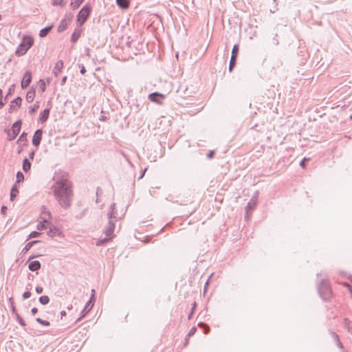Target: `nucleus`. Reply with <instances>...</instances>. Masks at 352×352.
<instances>
[{"label":"nucleus","mask_w":352,"mask_h":352,"mask_svg":"<svg viewBox=\"0 0 352 352\" xmlns=\"http://www.w3.org/2000/svg\"><path fill=\"white\" fill-rule=\"evenodd\" d=\"M146 170V168H145V169L144 170V171H143V173H142V175H141V176L140 177V178H142V177H143V176H144V173H145Z\"/></svg>","instance_id":"obj_54"},{"label":"nucleus","mask_w":352,"mask_h":352,"mask_svg":"<svg viewBox=\"0 0 352 352\" xmlns=\"http://www.w3.org/2000/svg\"><path fill=\"white\" fill-rule=\"evenodd\" d=\"M41 216H45L47 217V221H48V219H50L51 218V213L50 212V211H48L47 210V208L45 207H43L42 208V210H41Z\"/></svg>","instance_id":"obj_27"},{"label":"nucleus","mask_w":352,"mask_h":352,"mask_svg":"<svg viewBox=\"0 0 352 352\" xmlns=\"http://www.w3.org/2000/svg\"><path fill=\"white\" fill-rule=\"evenodd\" d=\"M350 118H351V119H352V115L351 116V117H350Z\"/></svg>","instance_id":"obj_60"},{"label":"nucleus","mask_w":352,"mask_h":352,"mask_svg":"<svg viewBox=\"0 0 352 352\" xmlns=\"http://www.w3.org/2000/svg\"><path fill=\"white\" fill-rule=\"evenodd\" d=\"M49 115H50V110L48 109H46L43 110V112L41 113L40 116H39V120L41 122H45L47 120Z\"/></svg>","instance_id":"obj_18"},{"label":"nucleus","mask_w":352,"mask_h":352,"mask_svg":"<svg viewBox=\"0 0 352 352\" xmlns=\"http://www.w3.org/2000/svg\"><path fill=\"white\" fill-rule=\"evenodd\" d=\"M32 80V73L30 71H26L23 75V79L21 80V87L22 89L26 88L29 86L30 83Z\"/></svg>","instance_id":"obj_8"},{"label":"nucleus","mask_w":352,"mask_h":352,"mask_svg":"<svg viewBox=\"0 0 352 352\" xmlns=\"http://www.w3.org/2000/svg\"><path fill=\"white\" fill-rule=\"evenodd\" d=\"M199 327H202L204 328V331H205V333L207 334L208 333L209 331H210V327L205 323H203V322H200L199 324Z\"/></svg>","instance_id":"obj_38"},{"label":"nucleus","mask_w":352,"mask_h":352,"mask_svg":"<svg viewBox=\"0 0 352 352\" xmlns=\"http://www.w3.org/2000/svg\"><path fill=\"white\" fill-rule=\"evenodd\" d=\"M165 98L164 95L157 93V92H153L148 95V99L151 101L154 102L157 104L162 103V100H160V98Z\"/></svg>","instance_id":"obj_10"},{"label":"nucleus","mask_w":352,"mask_h":352,"mask_svg":"<svg viewBox=\"0 0 352 352\" xmlns=\"http://www.w3.org/2000/svg\"><path fill=\"white\" fill-rule=\"evenodd\" d=\"M19 193V190L17 189L16 184H15L10 191V199L12 201L16 197Z\"/></svg>","instance_id":"obj_19"},{"label":"nucleus","mask_w":352,"mask_h":352,"mask_svg":"<svg viewBox=\"0 0 352 352\" xmlns=\"http://www.w3.org/2000/svg\"><path fill=\"white\" fill-rule=\"evenodd\" d=\"M52 28V26H48V27H46V28L42 29L39 32V36L41 37L46 36L47 34L49 33V32L51 30Z\"/></svg>","instance_id":"obj_25"},{"label":"nucleus","mask_w":352,"mask_h":352,"mask_svg":"<svg viewBox=\"0 0 352 352\" xmlns=\"http://www.w3.org/2000/svg\"><path fill=\"white\" fill-rule=\"evenodd\" d=\"M196 330L197 329L195 327H192L188 332V336H192V335L195 334V333L196 332Z\"/></svg>","instance_id":"obj_44"},{"label":"nucleus","mask_w":352,"mask_h":352,"mask_svg":"<svg viewBox=\"0 0 352 352\" xmlns=\"http://www.w3.org/2000/svg\"><path fill=\"white\" fill-rule=\"evenodd\" d=\"M66 80H67V76H64V77L62 78V80H61V82H60V84H61L62 85H64V84L65 83V82H66Z\"/></svg>","instance_id":"obj_51"},{"label":"nucleus","mask_w":352,"mask_h":352,"mask_svg":"<svg viewBox=\"0 0 352 352\" xmlns=\"http://www.w3.org/2000/svg\"><path fill=\"white\" fill-rule=\"evenodd\" d=\"M21 44L25 46L26 50L28 51L33 45V40L31 37H25L23 38Z\"/></svg>","instance_id":"obj_15"},{"label":"nucleus","mask_w":352,"mask_h":352,"mask_svg":"<svg viewBox=\"0 0 352 352\" xmlns=\"http://www.w3.org/2000/svg\"><path fill=\"white\" fill-rule=\"evenodd\" d=\"M27 133L23 132L22 134L20 135L19 138L18 139V143H21L22 142H25L27 141Z\"/></svg>","instance_id":"obj_32"},{"label":"nucleus","mask_w":352,"mask_h":352,"mask_svg":"<svg viewBox=\"0 0 352 352\" xmlns=\"http://www.w3.org/2000/svg\"><path fill=\"white\" fill-rule=\"evenodd\" d=\"M213 154H214V151H211L208 154V158H211V157L213 156Z\"/></svg>","instance_id":"obj_52"},{"label":"nucleus","mask_w":352,"mask_h":352,"mask_svg":"<svg viewBox=\"0 0 352 352\" xmlns=\"http://www.w3.org/2000/svg\"><path fill=\"white\" fill-rule=\"evenodd\" d=\"M39 302L42 305H47L50 302V298L47 296H42L39 298Z\"/></svg>","instance_id":"obj_30"},{"label":"nucleus","mask_w":352,"mask_h":352,"mask_svg":"<svg viewBox=\"0 0 352 352\" xmlns=\"http://www.w3.org/2000/svg\"><path fill=\"white\" fill-rule=\"evenodd\" d=\"M41 234V233L38 232L33 231L29 234V238H36L38 237Z\"/></svg>","instance_id":"obj_39"},{"label":"nucleus","mask_w":352,"mask_h":352,"mask_svg":"<svg viewBox=\"0 0 352 352\" xmlns=\"http://www.w3.org/2000/svg\"><path fill=\"white\" fill-rule=\"evenodd\" d=\"M21 123V120H17L13 124L12 127V133H8V140H13L16 138L20 132Z\"/></svg>","instance_id":"obj_5"},{"label":"nucleus","mask_w":352,"mask_h":352,"mask_svg":"<svg viewBox=\"0 0 352 352\" xmlns=\"http://www.w3.org/2000/svg\"><path fill=\"white\" fill-rule=\"evenodd\" d=\"M24 179V176H23V174L19 171L17 173H16V183H20L21 182H23Z\"/></svg>","instance_id":"obj_35"},{"label":"nucleus","mask_w":352,"mask_h":352,"mask_svg":"<svg viewBox=\"0 0 352 352\" xmlns=\"http://www.w3.org/2000/svg\"><path fill=\"white\" fill-rule=\"evenodd\" d=\"M72 15L69 14H67L64 19H63L58 27V31L59 32H62L63 31H65L66 30V28H67L68 25L70 23V22L72 21Z\"/></svg>","instance_id":"obj_6"},{"label":"nucleus","mask_w":352,"mask_h":352,"mask_svg":"<svg viewBox=\"0 0 352 352\" xmlns=\"http://www.w3.org/2000/svg\"><path fill=\"white\" fill-rule=\"evenodd\" d=\"M60 314H61V316H65V315H66V312H65V311H62L60 312Z\"/></svg>","instance_id":"obj_55"},{"label":"nucleus","mask_w":352,"mask_h":352,"mask_svg":"<svg viewBox=\"0 0 352 352\" xmlns=\"http://www.w3.org/2000/svg\"><path fill=\"white\" fill-rule=\"evenodd\" d=\"M35 97L34 91H28L26 95V100L28 102H32Z\"/></svg>","instance_id":"obj_23"},{"label":"nucleus","mask_w":352,"mask_h":352,"mask_svg":"<svg viewBox=\"0 0 352 352\" xmlns=\"http://www.w3.org/2000/svg\"><path fill=\"white\" fill-rule=\"evenodd\" d=\"M27 52V50L21 43L19 45L16 50V54L19 56L24 55Z\"/></svg>","instance_id":"obj_20"},{"label":"nucleus","mask_w":352,"mask_h":352,"mask_svg":"<svg viewBox=\"0 0 352 352\" xmlns=\"http://www.w3.org/2000/svg\"><path fill=\"white\" fill-rule=\"evenodd\" d=\"M35 290L37 294H41L43 291V288L41 286H37Z\"/></svg>","instance_id":"obj_45"},{"label":"nucleus","mask_w":352,"mask_h":352,"mask_svg":"<svg viewBox=\"0 0 352 352\" xmlns=\"http://www.w3.org/2000/svg\"><path fill=\"white\" fill-rule=\"evenodd\" d=\"M30 167H31V163L29 162V160L27 158L24 159V160L23 162V170L25 172H27L30 169Z\"/></svg>","instance_id":"obj_24"},{"label":"nucleus","mask_w":352,"mask_h":352,"mask_svg":"<svg viewBox=\"0 0 352 352\" xmlns=\"http://www.w3.org/2000/svg\"><path fill=\"white\" fill-rule=\"evenodd\" d=\"M36 322H38V323H40L44 326L50 325V322H48L47 320H42L40 318H36Z\"/></svg>","instance_id":"obj_37"},{"label":"nucleus","mask_w":352,"mask_h":352,"mask_svg":"<svg viewBox=\"0 0 352 352\" xmlns=\"http://www.w3.org/2000/svg\"><path fill=\"white\" fill-rule=\"evenodd\" d=\"M31 296V292L29 291H26L23 294V299H28Z\"/></svg>","instance_id":"obj_43"},{"label":"nucleus","mask_w":352,"mask_h":352,"mask_svg":"<svg viewBox=\"0 0 352 352\" xmlns=\"http://www.w3.org/2000/svg\"><path fill=\"white\" fill-rule=\"evenodd\" d=\"M54 195L62 207L68 208L72 200V190L67 179L56 181L52 186Z\"/></svg>","instance_id":"obj_1"},{"label":"nucleus","mask_w":352,"mask_h":352,"mask_svg":"<svg viewBox=\"0 0 352 352\" xmlns=\"http://www.w3.org/2000/svg\"><path fill=\"white\" fill-rule=\"evenodd\" d=\"M256 205V201L254 199H251L246 206L245 218L248 219L250 217L249 211L253 210Z\"/></svg>","instance_id":"obj_13"},{"label":"nucleus","mask_w":352,"mask_h":352,"mask_svg":"<svg viewBox=\"0 0 352 352\" xmlns=\"http://www.w3.org/2000/svg\"><path fill=\"white\" fill-rule=\"evenodd\" d=\"M38 242V241H30V242L28 243L25 245V248L23 249L22 252L25 253L27 251H28L32 247V245L34 244H35V243H36Z\"/></svg>","instance_id":"obj_28"},{"label":"nucleus","mask_w":352,"mask_h":352,"mask_svg":"<svg viewBox=\"0 0 352 352\" xmlns=\"http://www.w3.org/2000/svg\"><path fill=\"white\" fill-rule=\"evenodd\" d=\"M236 58L234 57V56H231L230 64H229V71L232 72L233 67H234L236 64Z\"/></svg>","instance_id":"obj_29"},{"label":"nucleus","mask_w":352,"mask_h":352,"mask_svg":"<svg viewBox=\"0 0 352 352\" xmlns=\"http://www.w3.org/2000/svg\"><path fill=\"white\" fill-rule=\"evenodd\" d=\"M331 335L332 336V338L337 342L338 346L340 349H342L343 346L341 342L340 341L338 335L333 331L331 332Z\"/></svg>","instance_id":"obj_21"},{"label":"nucleus","mask_w":352,"mask_h":352,"mask_svg":"<svg viewBox=\"0 0 352 352\" xmlns=\"http://www.w3.org/2000/svg\"><path fill=\"white\" fill-rule=\"evenodd\" d=\"M37 311H38V309L36 307L32 308L31 310V312L33 315L36 314L37 313Z\"/></svg>","instance_id":"obj_50"},{"label":"nucleus","mask_w":352,"mask_h":352,"mask_svg":"<svg viewBox=\"0 0 352 352\" xmlns=\"http://www.w3.org/2000/svg\"><path fill=\"white\" fill-rule=\"evenodd\" d=\"M12 312L13 313H15L16 312V309H15V307L14 306H12Z\"/></svg>","instance_id":"obj_56"},{"label":"nucleus","mask_w":352,"mask_h":352,"mask_svg":"<svg viewBox=\"0 0 352 352\" xmlns=\"http://www.w3.org/2000/svg\"><path fill=\"white\" fill-rule=\"evenodd\" d=\"M79 37V34H77L76 32L73 33L72 35V41L76 42Z\"/></svg>","instance_id":"obj_42"},{"label":"nucleus","mask_w":352,"mask_h":352,"mask_svg":"<svg viewBox=\"0 0 352 352\" xmlns=\"http://www.w3.org/2000/svg\"><path fill=\"white\" fill-rule=\"evenodd\" d=\"M22 99L21 97H17L10 102L8 109V113H12L16 111L21 105Z\"/></svg>","instance_id":"obj_7"},{"label":"nucleus","mask_w":352,"mask_h":352,"mask_svg":"<svg viewBox=\"0 0 352 352\" xmlns=\"http://www.w3.org/2000/svg\"><path fill=\"white\" fill-rule=\"evenodd\" d=\"M34 151H32L30 153V158L31 159H33L34 158Z\"/></svg>","instance_id":"obj_53"},{"label":"nucleus","mask_w":352,"mask_h":352,"mask_svg":"<svg viewBox=\"0 0 352 352\" xmlns=\"http://www.w3.org/2000/svg\"><path fill=\"white\" fill-rule=\"evenodd\" d=\"M34 258V256H32L31 257H30V259H32Z\"/></svg>","instance_id":"obj_59"},{"label":"nucleus","mask_w":352,"mask_h":352,"mask_svg":"<svg viewBox=\"0 0 352 352\" xmlns=\"http://www.w3.org/2000/svg\"><path fill=\"white\" fill-rule=\"evenodd\" d=\"M117 4L122 8H127L129 3L127 0H116Z\"/></svg>","instance_id":"obj_22"},{"label":"nucleus","mask_w":352,"mask_h":352,"mask_svg":"<svg viewBox=\"0 0 352 352\" xmlns=\"http://www.w3.org/2000/svg\"><path fill=\"white\" fill-rule=\"evenodd\" d=\"M41 221L37 225V230H43L47 228L48 226L50 224L48 223V221H47V217L45 216L40 217Z\"/></svg>","instance_id":"obj_12"},{"label":"nucleus","mask_w":352,"mask_h":352,"mask_svg":"<svg viewBox=\"0 0 352 352\" xmlns=\"http://www.w3.org/2000/svg\"><path fill=\"white\" fill-rule=\"evenodd\" d=\"M6 211H7V207H6V206H3L1 207V214H6Z\"/></svg>","instance_id":"obj_46"},{"label":"nucleus","mask_w":352,"mask_h":352,"mask_svg":"<svg viewBox=\"0 0 352 352\" xmlns=\"http://www.w3.org/2000/svg\"><path fill=\"white\" fill-rule=\"evenodd\" d=\"M34 258V256H32L31 257H30V259H32Z\"/></svg>","instance_id":"obj_57"},{"label":"nucleus","mask_w":352,"mask_h":352,"mask_svg":"<svg viewBox=\"0 0 352 352\" xmlns=\"http://www.w3.org/2000/svg\"><path fill=\"white\" fill-rule=\"evenodd\" d=\"M86 72L85 67L82 65L80 68V74H84Z\"/></svg>","instance_id":"obj_49"},{"label":"nucleus","mask_w":352,"mask_h":352,"mask_svg":"<svg viewBox=\"0 0 352 352\" xmlns=\"http://www.w3.org/2000/svg\"><path fill=\"white\" fill-rule=\"evenodd\" d=\"M91 12V7L89 5L84 6L77 16V21L80 25H82L87 19Z\"/></svg>","instance_id":"obj_4"},{"label":"nucleus","mask_w":352,"mask_h":352,"mask_svg":"<svg viewBox=\"0 0 352 352\" xmlns=\"http://www.w3.org/2000/svg\"><path fill=\"white\" fill-rule=\"evenodd\" d=\"M43 135V131L41 129H38L35 131L33 138H32V144L35 146H38L41 141Z\"/></svg>","instance_id":"obj_11"},{"label":"nucleus","mask_w":352,"mask_h":352,"mask_svg":"<svg viewBox=\"0 0 352 352\" xmlns=\"http://www.w3.org/2000/svg\"><path fill=\"white\" fill-rule=\"evenodd\" d=\"M30 270L35 272L41 268V263L38 261H32L28 266Z\"/></svg>","instance_id":"obj_16"},{"label":"nucleus","mask_w":352,"mask_h":352,"mask_svg":"<svg viewBox=\"0 0 352 352\" xmlns=\"http://www.w3.org/2000/svg\"><path fill=\"white\" fill-rule=\"evenodd\" d=\"M39 105L38 104H34L33 107L29 108V113L32 115L35 113V111L38 109Z\"/></svg>","instance_id":"obj_34"},{"label":"nucleus","mask_w":352,"mask_h":352,"mask_svg":"<svg viewBox=\"0 0 352 352\" xmlns=\"http://www.w3.org/2000/svg\"><path fill=\"white\" fill-rule=\"evenodd\" d=\"M115 204H112L110 206L109 211L108 212L109 222L104 229V233L107 236H110L113 232L115 228V221L117 218L114 212Z\"/></svg>","instance_id":"obj_2"},{"label":"nucleus","mask_w":352,"mask_h":352,"mask_svg":"<svg viewBox=\"0 0 352 352\" xmlns=\"http://www.w3.org/2000/svg\"><path fill=\"white\" fill-rule=\"evenodd\" d=\"M38 85H39V89L41 90V91L44 92L46 89V84H45V81L43 80H40Z\"/></svg>","instance_id":"obj_31"},{"label":"nucleus","mask_w":352,"mask_h":352,"mask_svg":"<svg viewBox=\"0 0 352 352\" xmlns=\"http://www.w3.org/2000/svg\"><path fill=\"white\" fill-rule=\"evenodd\" d=\"M350 321L348 319H344V326L347 329L349 332H351V327L349 325Z\"/></svg>","instance_id":"obj_41"},{"label":"nucleus","mask_w":352,"mask_h":352,"mask_svg":"<svg viewBox=\"0 0 352 352\" xmlns=\"http://www.w3.org/2000/svg\"><path fill=\"white\" fill-rule=\"evenodd\" d=\"M82 1L83 0H71V6L75 10L80 6Z\"/></svg>","instance_id":"obj_26"},{"label":"nucleus","mask_w":352,"mask_h":352,"mask_svg":"<svg viewBox=\"0 0 352 352\" xmlns=\"http://www.w3.org/2000/svg\"><path fill=\"white\" fill-rule=\"evenodd\" d=\"M91 292H92L91 297L89 299V300L86 303L84 309L81 312V316L77 320V321H80L81 320V318H83L89 311V310L91 308V307H89V306L92 302V299L94 298V292L95 291H94V289H92ZM91 307H92V305Z\"/></svg>","instance_id":"obj_9"},{"label":"nucleus","mask_w":352,"mask_h":352,"mask_svg":"<svg viewBox=\"0 0 352 352\" xmlns=\"http://www.w3.org/2000/svg\"><path fill=\"white\" fill-rule=\"evenodd\" d=\"M16 319H17V321L19 322V324L24 327L25 326V321L23 320V318L19 316V314H16Z\"/></svg>","instance_id":"obj_40"},{"label":"nucleus","mask_w":352,"mask_h":352,"mask_svg":"<svg viewBox=\"0 0 352 352\" xmlns=\"http://www.w3.org/2000/svg\"><path fill=\"white\" fill-rule=\"evenodd\" d=\"M63 67V60L57 61V63H56V65L54 66V70H53V73L55 76L57 77L58 76V74L60 73Z\"/></svg>","instance_id":"obj_14"},{"label":"nucleus","mask_w":352,"mask_h":352,"mask_svg":"<svg viewBox=\"0 0 352 352\" xmlns=\"http://www.w3.org/2000/svg\"><path fill=\"white\" fill-rule=\"evenodd\" d=\"M52 5L64 6L65 5V2L63 0H52Z\"/></svg>","instance_id":"obj_33"},{"label":"nucleus","mask_w":352,"mask_h":352,"mask_svg":"<svg viewBox=\"0 0 352 352\" xmlns=\"http://www.w3.org/2000/svg\"><path fill=\"white\" fill-rule=\"evenodd\" d=\"M47 235L49 236L53 237L56 235H59V230L54 226H50V230L47 232Z\"/></svg>","instance_id":"obj_17"},{"label":"nucleus","mask_w":352,"mask_h":352,"mask_svg":"<svg viewBox=\"0 0 352 352\" xmlns=\"http://www.w3.org/2000/svg\"><path fill=\"white\" fill-rule=\"evenodd\" d=\"M238 52H239V47H238L237 45H234L233 46V48H232V55L231 56H234V57L236 58Z\"/></svg>","instance_id":"obj_36"},{"label":"nucleus","mask_w":352,"mask_h":352,"mask_svg":"<svg viewBox=\"0 0 352 352\" xmlns=\"http://www.w3.org/2000/svg\"><path fill=\"white\" fill-rule=\"evenodd\" d=\"M107 240H108V239H103V240H101V241H100L97 242V245H101V244L104 243V242L107 241Z\"/></svg>","instance_id":"obj_48"},{"label":"nucleus","mask_w":352,"mask_h":352,"mask_svg":"<svg viewBox=\"0 0 352 352\" xmlns=\"http://www.w3.org/2000/svg\"><path fill=\"white\" fill-rule=\"evenodd\" d=\"M318 293L324 300L330 298L331 291L327 280H322L318 287Z\"/></svg>","instance_id":"obj_3"},{"label":"nucleus","mask_w":352,"mask_h":352,"mask_svg":"<svg viewBox=\"0 0 352 352\" xmlns=\"http://www.w3.org/2000/svg\"><path fill=\"white\" fill-rule=\"evenodd\" d=\"M307 159L306 157H305L300 163V166H302V168H305V161H307Z\"/></svg>","instance_id":"obj_47"},{"label":"nucleus","mask_w":352,"mask_h":352,"mask_svg":"<svg viewBox=\"0 0 352 352\" xmlns=\"http://www.w3.org/2000/svg\"><path fill=\"white\" fill-rule=\"evenodd\" d=\"M34 258V256H32L31 257H30V259H32Z\"/></svg>","instance_id":"obj_58"}]
</instances>
